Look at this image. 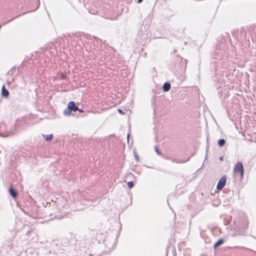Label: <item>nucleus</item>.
<instances>
[{
	"label": "nucleus",
	"instance_id": "nucleus-8",
	"mask_svg": "<svg viewBox=\"0 0 256 256\" xmlns=\"http://www.w3.org/2000/svg\"><path fill=\"white\" fill-rule=\"evenodd\" d=\"M42 136L45 138V140L46 141H50L53 138V136L52 134L47 136L42 135Z\"/></svg>",
	"mask_w": 256,
	"mask_h": 256
},
{
	"label": "nucleus",
	"instance_id": "nucleus-6",
	"mask_svg": "<svg viewBox=\"0 0 256 256\" xmlns=\"http://www.w3.org/2000/svg\"><path fill=\"white\" fill-rule=\"evenodd\" d=\"M170 84L169 82H165L163 86V90L164 92L168 91L170 88Z\"/></svg>",
	"mask_w": 256,
	"mask_h": 256
},
{
	"label": "nucleus",
	"instance_id": "nucleus-11",
	"mask_svg": "<svg viewBox=\"0 0 256 256\" xmlns=\"http://www.w3.org/2000/svg\"><path fill=\"white\" fill-rule=\"evenodd\" d=\"M134 186V182L132 181H130L128 183V188H132Z\"/></svg>",
	"mask_w": 256,
	"mask_h": 256
},
{
	"label": "nucleus",
	"instance_id": "nucleus-10",
	"mask_svg": "<svg viewBox=\"0 0 256 256\" xmlns=\"http://www.w3.org/2000/svg\"><path fill=\"white\" fill-rule=\"evenodd\" d=\"M172 162H176V163H177V164H180V163H182V162H182L178 158H172Z\"/></svg>",
	"mask_w": 256,
	"mask_h": 256
},
{
	"label": "nucleus",
	"instance_id": "nucleus-9",
	"mask_svg": "<svg viewBox=\"0 0 256 256\" xmlns=\"http://www.w3.org/2000/svg\"><path fill=\"white\" fill-rule=\"evenodd\" d=\"M218 143L220 146L222 147L225 144L226 140L223 138L220 139Z\"/></svg>",
	"mask_w": 256,
	"mask_h": 256
},
{
	"label": "nucleus",
	"instance_id": "nucleus-12",
	"mask_svg": "<svg viewBox=\"0 0 256 256\" xmlns=\"http://www.w3.org/2000/svg\"><path fill=\"white\" fill-rule=\"evenodd\" d=\"M154 150H155V152L157 153L158 154V155H161L162 154V153L161 152H160V150H158V147H156L154 148Z\"/></svg>",
	"mask_w": 256,
	"mask_h": 256
},
{
	"label": "nucleus",
	"instance_id": "nucleus-4",
	"mask_svg": "<svg viewBox=\"0 0 256 256\" xmlns=\"http://www.w3.org/2000/svg\"><path fill=\"white\" fill-rule=\"evenodd\" d=\"M2 94L6 98L8 97L9 95V92L6 89L5 86L4 85L2 87Z\"/></svg>",
	"mask_w": 256,
	"mask_h": 256
},
{
	"label": "nucleus",
	"instance_id": "nucleus-18",
	"mask_svg": "<svg viewBox=\"0 0 256 256\" xmlns=\"http://www.w3.org/2000/svg\"><path fill=\"white\" fill-rule=\"evenodd\" d=\"M135 157H136V158H138V156H136Z\"/></svg>",
	"mask_w": 256,
	"mask_h": 256
},
{
	"label": "nucleus",
	"instance_id": "nucleus-2",
	"mask_svg": "<svg viewBox=\"0 0 256 256\" xmlns=\"http://www.w3.org/2000/svg\"><path fill=\"white\" fill-rule=\"evenodd\" d=\"M234 172L236 174H240L241 177H243L244 167L242 164L241 162H238L236 164L234 168Z\"/></svg>",
	"mask_w": 256,
	"mask_h": 256
},
{
	"label": "nucleus",
	"instance_id": "nucleus-17",
	"mask_svg": "<svg viewBox=\"0 0 256 256\" xmlns=\"http://www.w3.org/2000/svg\"><path fill=\"white\" fill-rule=\"evenodd\" d=\"M223 160L222 157H220V160Z\"/></svg>",
	"mask_w": 256,
	"mask_h": 256
},
{
	"label": "nucleus",
	"instance_id": "nucleus-14",
	"mask_svg": "<svg viewBox=\"0 0 256 256\" xmlns=\"http://www.w3.org/2000/svg\"><path fill=\"white\" fill-rule=\"evenodd\" d=\"M234 248H245L244 247H242V246H236L234 247Z\"/></svg>",
	"mask_w": 256,
	"mask_h": 256
},
{
	"label": "nucleus",
	"instance_id": "nucleus-16",
	"mask_svg": "<svg viewBox=\"0 0 256 256\" xmlns=\"http://www.w3.org/2000/svg\"><path fill=\"white\" fill-rule=\"evenodd\" d=\"M129 136H130V134H128L127 135V138H128V141Z\"/></svg>",
	"mask_w": 256,
	"mask_h": 256
},
{
	"label": "nucleus",
	"instance_id": "nucleus-7",
	"mask_svg": "<svg viewBox=\"0 0 256 256\" xmlns=\"http://www.w3.org/2000/svg\"><path fill=\"white\" fill-rule=\"evenodd\" d=\"M224 242V240L223 239L220 238V239L214 245V248H216L221 244H222Z\"/></svg>",
	"mask_w": 256,
	"mask_h": 256
},
{
	"label": "nucleus",
	"instance_id": "nucleus-15",
	"mask_svg": "<svg viewBox=\"0 0 256 256\" xmlns=\"http://www.w3.org/2000/svg\"><path fill=\"white\" fill-rule=\"evenodd\" d=\"M143 0H138V3H140Z\"/></svg>",
	"mask_w": 256,
	"mask_h": 256
},
{
	"label": "nucleus",
	"instance_id": "nucleus-3",
	"mask_svg": "<svg viewBox=\"0 0 256 256\" xmlns=\"http://www.w3.org/2000/svg\"><path fill=\"white\" fill-rule=\"evenodd\" d=\"M226 181V178L225 176H222L219 180L217 184L216 188L218 190H221L224 186Z\"/></svg>",
	"mask_w": 256,
	"mask_h": 256
},
{
	"label": "nucleus",
	"instance_id": "nucleus-5",
	"mask_svg": "<svg viewBox=\"0 0 256 256\" xmlns=\"http://www.w3.org/2000/svg\"><path fill=\"white\" fill-rule=\"evenodd\" d=\"M9 192L10 196L14 198H16L17 196V192L13 189L12 187H10L9 189Z\"/></svg>",
	"mask_w": 256,
	"mask_h": 256
},
{
	"label": "nucleus",
	"instance_id": "nucleus-13",
	"mask_svg": "<svg viewBox=\"0 0 256 256\" xmlns=\"http://www.w3.org/2000/svg\"><path fill=\"white\" fill-rule=\"evenodd\" d=\"M118 111L120 114H124V112H122V110L121 109H118Z\"/></svg>",
	"mask_w": 256,
	"mask_h": 256
},
{
	"label": "nucleus",
	"instance_id": "nucleus-1",
	"mask_svg": "<svg viewBox=\"0 0 256 256\" xmlns=\"http://www.w3.org/2000/svg\"><path fill=\"white\" fill-rule=\"evenodd\" d=\"M78 110L80 112H83L82 110H80L74 102L71 101L69 102L68 106V108L65 110V115L70 116L72 112H76Z\"/></svg>",
	"mask_w": 256,
	"mask_h": 256
}]
</instances>
